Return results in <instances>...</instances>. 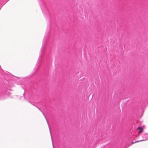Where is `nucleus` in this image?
Segmentation results:
<instances>
[{"label": "nucleus", "instance_id": "nucleus-3", "mask_svg": "<svg viewBox=\"0 0 148 148\" xmlns=\"http://www.w3.org/2000/svg\"><path fill=\"white\" fill-rule=\"evenodd\" d=\"M143 139L137 141L135 142H132V144H134L136 142H138L140 141H142L144 140H146L148 139V134H145L142 136Z\"/></svg>", "mask_w": 148, "mask_h": 148}, {"label": "nucleus", "instance_id": "nucleus-2", "mask_svg": "<svg viewBox=\"0 0 148 148\" xmlns=\"http://www.w3.org/2000/svg\"><path fill=\"white\" fill-rule=\"evenodd\" d=\"M40 6L42 12L45 15L46 13L49 14V10L45 3H44L42 5H41Z\"/></svg>", "mask_w": 148, "mask_h": 148}, {"label": "nucleus", "instance_id": "nucleus-6", "mask_svg": "<svg viewBox=\"0 0 148 148\" xmlns=\"http://www.w3.org/2000/svg\"><path fill=\"white\" fill-rule=\"evenodd\" d=\"M52 143L53 144V143ZM53 148H54V147H53Z\"/></svg>", "mask_w": 148, "mask_h": 148}, {"label": "nucleus", "instance_id": "nucleus-5", "mask_svg": "<svg viewBox=\"0 0 148 148\" xmlns=\"http://www.w3.org/2000/svg\"><path fill=\"white\" fill-rule=\"evenodd\" d=\"M45 116V119H46V121H47V123H48V126H49V130L50 131V127H49V124H48V121H47V119L46 118V117H45V116ZM50 134H51V132H50Z\"/></svg>", "mask_w": 148, "mask_h": 148}, {"label": "nucleus", "instance_id": "nucleus-1", "mask_svg": "<svg viewBox=\"0 0 148 148\" xmlns=\"http://www.w3.org/2000/svg\"><path fill=\"white\" fill-rule=\"evenodd\" d=\"M50 25L47 28L45 35L44 39L43 40L42 45L40 50V53L39 56V57L38 59V62L36 65V67H37V68L39 67L40 65V62L41 61V57L43 54L44 50L45 49V43L46 41L48 39V37L49 35V33L50 30Z\"/></svg>", "mask_w": 148, "mask_h": 148}, {"label": "nucleus", "instance_id": "nucleus-4", "mask_svg": "<svg viewBox=\"0 0 148 148\" xmlns=\"http://www.w3.org/2000/svg\"><path fill=\"white\" fill-rule=\"evenodd\" d=\"M137 129L139 130V131L138 132V135L140 133L142 132L143 131V129L140 127H138ZM137 136H138V135Z\"/></svg>", "mask_w": 148, "mask_h": 148}]
</instances>
